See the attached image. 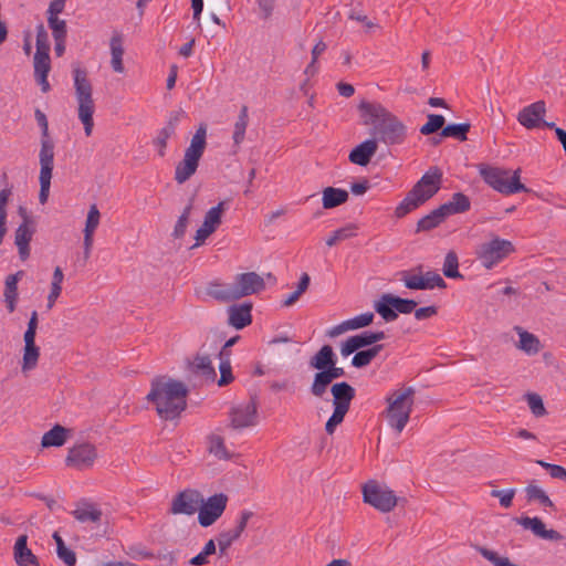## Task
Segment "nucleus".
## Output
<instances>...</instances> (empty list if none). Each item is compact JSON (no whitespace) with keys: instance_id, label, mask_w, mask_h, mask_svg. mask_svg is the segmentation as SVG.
Returning a JSON list of instances; mask_svg holds the SVG:
<instances>
[{"instance_id":"f257e3e1","label":"nucleus","mask_w":566,"mask_h":566,"mask_svg":"<svg viewBox=\"0 0 566 566\" xmlns=\"http://www.w3.org/2000/svg\"><path fill=\"white\" fill-rule=\"evenodd\" d=\"M187 395L188 388L184 382L158 376L151 380L146 399L154 405L161 419L174 420L186 409Z\"/></svg>"},{"instance_id":"393cba45","label":"nucleus","mask_w":566,"mask_h":566,"mask_svg":"<svg viewBox=\"0 0 566 566\" xmlns=\"http://www.w3.org/2000/svg\"><path fill=\"white\" fill-rule=\"evenodd\" d=\"M34 224L21 223L14 233V243L18 247L19 256L22 261L30 255V242L34 234Z\"/></svg>"},{"instance_id":"aec40b11","label":"nucleus","mask_w":566,"mask_h":566,"mask_svg":"<svg viewBox=\"0 0 566 566\" xmlns=\"http://www.w3.org/2000/svg\"><path fill=\"white\" fill-rule=\"evenodd\" d=\"M516 522L525 530H531L536 536L549 539V541H562L563 535L555 530H546L544 522L538 517H521Z\"/></svg>"},{"instance_id":"0e129e2a","label":"nucleus","mask_w":566,"mask_h":566,"mask_svg":"<svg viewBox=\"0 0 566 566\" xmlns=\"http://www.w3.org/2000/svg\"><path fill=\"white\" fill-rule=\"evenodd\" d=\"M259 11H260V18L262 20H269L275 9L276 0H255Z\"/></svg>"},{"instance_id":"4d7b16f0","label":"nucleus","mask_w":566,"mask_h":566,"mask_svg":"<svg viewBox=\"0 0 566 566\" xmlns=\"http://www.w3.org/2000/svg\"><path fill=\"white\" fill-rule=\"evenodd\" d=\"M48 23L52 30L54 40H59L66 36V22L56 17H48Z\"/></svg>"},{"instance_id":"13d9d810","label":"nucleus","mask_w":566,"mask_h":566,"mask_svg":"<svg viewBox=\"0 0 566 566\" xmlns=\"http://www.w3.org/2000/svg\"><path fill=\"white\" fill-rule=\"evenodd\" d=\"M526 400L532 413L535 417H542L546 413V409L543 403V399L537 394H527Z\"/></svg>"},{"instance_id":"864d4df0","label":"nucleus","mask_w":566,"mask_h":566,"mask_svg":"<svg viewBox=\"0 0 566 566\" xmlns=\"http://www.w3.org/2000/svg\"><path fill=\"white\" fill-rule=\"evenodd\" d=\"M217 551V547H216V542L213 539H209L203 549L198 554L196 555L195 557H192L190 559V564L191 565H195V566H201V565H205L208 563V557L212 554H214Z\"/></svg>"},{"instance_id":"bf43d9fd","label":"nucleus","mask_w":566,"mask_h":566,"mask_svg":"<svg viewBox=\"0 0 566 566\" xmlns=\"http://www.w3.org/2000/svg\"><path fill=\"white\" fill-rule=\"evenodd\" d=\"M423 276L424 290H432L434 287L444 289L447 286L444 280L440 274L433 271H428Z\"/></svg>"},{"instance_id":"69168bd1","label":"nucleus","mask_w":566,"mask_h":566,"mask_svg":"<svg viewBox=\"0 0 566 566\" xmlns=\"http://www.w3.org/2000/svg\"><path fill=\"white\" fill-rule=\"evenodd\" d=\"M36 52L49 53L50 44L48 40V32L40 25L36 32Z\"/></svg>"},{"instance_id":"c9c22d12","label":"nucleus","mask_w":566,"mask_h":566,"mask_svg":"<svg viewBox=\"0 0 566 566\" xmlns=\"http://www.w3.org/2000/svg\"><path fill=\"white\" fill-rule=\"evenodd\" d=\"M441 207H446L447 216L463 213L468 211L471 207V202L468 196L462 192H455L452 195L451 199L441 205Z\"/></svg>"},{"instance_id":"338daca9","label":"nucleus","mask_w":566,"mask_h":566,"mask_svg":"<svg viewBox=\"0 0 566 566\" xmlns=\"http://www.w3.org/2000/svg\"><path fill=\"white\" fill-rule=\"evenodd\" d=\"M219 370H220V379H219V386H226L230 384L233 380V376L231 373V363L230 361H220L219 364Z\"/></svg>"},{"instance_id":"f3484780","label":"nucleus","mask_w":566,"mask_h":566,"mask_svg":"<svg viewBox=\"0 0 566 566\" xmlns=\"http://www.w3.org/2000/svg\"><path fill=\"white\" fill-rule=\"evenodd\" d=\"M233 284L238 298L256 294L265 289L264 279L255 272L235 275Z\"/></svg>"},{"instance_id":"bb28decb","label":"nucleus","mask_w":566,"mask_h":566,"mask_svg":"<svg viewBox=\"0 0 566 566\" xmlns=\"http://www.w3.org/2000/svg\"><path fill=\"white\" fill-rule=\"evenodd\" d=\"M514 331L517 333L520 340L516 344V347L524 352L525 354L533 356L539 353L542 349V344L538 337L521 326H514Z\"/></svg>"},{"instance_id":"f8f14e48","label":"nucleus","mask_w":566,"mask_h":566,"mask_svg":"<svg viewBox=\"0 0 566 566\" xmlns=\"http://www.w3.org/2000/svg\"><path fill=\"white\" fill-rule=\"evenodd\" d=\"M228 496L223 493L214 494L207 500L202 496V504L198 512V522L202 527L214 524L226 511Z\"/></svg>"},{"instance_id":"58836bf2","label":"nucleus","mask_w":566,"mask_h":566,"mask_svg":"<svg viewBox=\"0 0 566 566\" xmlns=\"http://www.w3.org/2000/svg\"><path fill=\"white\" fill-rule=\"evenodd\" d=\"M382 348L384 345L376 344L366 350L357 352L352 359V365L356 368L368 366L371 360L382 350Z\"/></svg>"},{"instance_id":"b1692460","label":"nucleus","mask_w":566,"mask_h":566,"mask_svg":"<svg viewBox=\"0 0 566 566\" xmlns=\"http://www.w3.org/2000/svg\"><path fill=\"white\" fill-rule=\"evenodd\" d=\"M51 70L49 53L35 52L34 54V77L41 86V91L46 93L51 86L48 81V75Z\"/></svg>"},{"instance_id":"a211bd4d","label":"nucleus","mask_w":566,"mask_h":566,"mask_svg":"<svg viewBox=\"0 0 566 566\" xmlns=\"http://www.w3.org/2000/svg\"><path fill=\"white\" fill-rule=\"evenodd\" d=\"M546 114L544 101H537L525 106L518 112L517 122L526 129H533L541 126Z\"/></svg>"},{"instance_id":"ddd939ff","label":"nucleus","mask_w":566,"mask_h":566,"mask_svg":"<svg viewBox=\"0 0 566 566\" xmlns=\"http://www.w3.org/2000/svg\"><path fill=\"white\" fill-rule=\"evenodd\" d=\"M202 504V494L195 489H186L177 493L170 504L169 512L174 515H193Z\"/></svg>"},{"instance_id":"de8ad7c7","label":"nucleus","mask_w":566,"mask_h":566,"mask_svg":"<svg viewBox=\"0 0 566 566\" xmlns=\"http://www.w3.org/2000/svg\"><path fill=\"white\" fill-rule=\"evenodd\" d=\"M356 235V226L355 224H347L346 227L339 228L335 230L326 240V244L328 247H333L337 244L338 242L349 239L352 237Z\"/></svg>"},{"instance_id":"c85d7f7f","label":"nucleus","mask_w":566,"mask_h":566,"mask_svg":"<svg viewBox=\"0 0 566 566\" xmlns=\"http://www.w3.org/2000/svg\"><path fill=\"white\" fill-rule=\"evenodd\" d=\"M23 271H18L14 274L7 276L4 284V302L9 313L15 311L18 300V282L23 276Z\"/></svg>"},{"instance_id":"f704fd0d","label":"nucleus","mask_w":566,"mask_h":566,"mask_svg":"<svg viewBox=\"0 0 566 566\" xmlns=\"http://www.w3.org/2000/svg\"><path fill=\"white\" fill-rule=\"evenodd\" d=\"M191 370L202 376L206 380L213 381L217 376L209 356L197 355L191 364Z\"/></svg>"},{"instance_id":"39448f33","label":"nucleus","mask_w":566,"mask_h":566,"mask_svg":"<svg viewBox=\"0 0 566 566\" xmlns=\"http://www.w3.org/2000/svg\"><path fill=\"white\" fill-rule=\"evenodd\" d=\"M479 174L489 187L504 196L530 191V189L521 182L520 168L510 170L502 167L481 165L479 167Z\"/></svg>"},{"instance_id":"ea45409f","label":"nucleus","mask_w":566,"mask_h":566,"mask_svg":"<svg viewBox=\"0 0 566 566\" xmlns=\"http://www.w3.org/2000/svg\"><path fill=\"white\" fill-rule=\"evenodd\" d=\"M248 124H249V111H248V106L243 105L240 109L238 119L234 123L233 136H232L234 145L239 146L244 140Z\"/></svg>"},{"instance_id":"473e14b6","label":"nucleus","mask_w":566,"mask_h":566,"mask_svg":"<svg viewBox=\"0 0 566 566\" xmlns=\"http://www.w3.org/2000/svg\"><path fill=\"white\" fill-rule=\"evenodd\" d=\"M446 207H439L432 210L429 214L424 216L418 221L417 231H429L444 221L448 217Z\"/></svg>"},{"instance_id":"20e7f679","label":"nucleus","mask_w":566,"mask_h":566,"mask_svg":"<svg viewBox=\"0 0 566 566\" xmlns=\"http://www.w3.org/2000/svg\"><path fill=\"white\" fill-rule=\"evenodd\" d=\"M441 179V170L437 167L430 168L396 208L397 217L406 216L432 198L440 189Z\"/></svg>"},{"instance_id":"e433bc0d","label":"nucleus","mask_w":566,"mask_h":566,"mask_svg":"<svg viewBox=\"0 0 566 566\" xmlns=\"http://www.w3.org/2000/svg\"><path fill=\"white\" fill-rule=\"evenodd\" d=\"M74 517L82 523L101 521L102 512L94 504L83 503L73 511Z\"/></svg>"},{"instance_id":"0eeeda50","label":"nucleus","mask_w":566,"mask_h":566,"mask_svg":"<svg viewBox=\"0 0 566 566\" xmlns=\"http://www.w3.org/2000/svg\"><path fill=\"white\" fill-rule=\"evenodd\" d=\"M413 388L408 387L392 392V395L387 398V420L389 426L395 429L397 433H401L409 421L413 406Z\"/></svg>"},{"instance_id":"a19ab883","label":"nucleus","mask_w":566,"mask_h":566,"mask_svg":"<svg viewBox=\"0 0 566 566\" xmlns=\"http://www.w3.org/2000/svg\"><path fill=\"white\" fill-rule=\"evenodd\" d=\"M53 539L56 544V554L57 557L63 560L67 566H74L76 564V555L75 553L67 548L63 538L60 536L57 532L53 533Z\"/></svg>"},{"instance_id":"2eb2a0df","label":"nucleus","mask_w":566,"mask_h":566,"mask_svg":"<svg viewBox=\"0 0 566 566\" xmlns=\"http://www.w3.org/2000/svg\"><path fill=\"white\" fill-rule=\"evenodd\" d=\"M97 459V451L94 444L83 442L75 444L69 450L65 463L76 470H86L94 465Z\"/></svg>"},{"instance_id":"6e6d98bb","label":"nucleus","mask_w":566,"mask_h":566,"mask_svg":"<svg viewBox=\"0 0 566 566\" xmlns=\"http://www.w3.org/2000/svg\"><path fill=\"white\" fill-rule=\"evenodd\" d=\"M374 317V313L366 312L353 318L346 319V324L349 326L350 331H355L369 326L373 323Z\"/></svg>"},{"instance_id":"6e6552de","label":"nucleus","mask_w":566,"mask_h":566,"mask_svg":"<svg viewBox=\"0 0 566 566\" xmlns=\"http://www.w3.org/2000/svg\"><path fill=\"white\" fill-rule=\"evenodd\" d=\"M207 129L200 126L191 138L189 147L186 148L184 159L176 166L175 180L184 184L197 171L199 160L206 148Z\"/></svg>"},{"instance_id":"7c9ffc66","label":"nucleus","mask_w":566,"mask_h":566,"mask_svg":"<svg viewBox=\"0 0 566 566\" xmlns=\"http://www.w3.org/2000/svg\"><path fill=\"white\" fill-rule=\"evenodd\" d=\"M369 331L348 337L342 345L340 353L344 357L357 352L360 348L370 346Z\"/></svg>"},{"instance_id":"9b49d317","label":"nucleus","mask_w":566,"mask_h":566,"mask_svg":"<svg viewBox=\"0 0 566 566\" xmlns=\"http://www.w3.org/2000/svg\"><path fill=\"white\" fill-rule=\"evenodd\" d=\"M417 306L413 300L401 298L392 294H384L374 305L376 312L386 321L392 322L398 313L409 314Z\"/></svg>"},{"instance_id":"603ef678","label":"nucleus","mask_w":566,"mask_h":566,"mask_svg":"<svg viewBox=\"0 0 566 566\" xmlns=\"http://www.w3.org/2000/svg\"><path fill=\"white\" fill-rule=\"evenodd\" d=\"M400 280L403 282L405 286L410 290H424L423 276L422 274H415L408 271L400 272Z\"/></svg>"},{"instance_id":"a18cd8bd","label":"nucleus","mask_w":566,"mask_h":566,"mask_svg":"<svg viewBox=\"0 0 566 566\" xmlns=\"http://www.w3.org/2000/svg\"><path fill=\"white\" fill-rule=\"evenodd\" d=\"M101 220V213L96 205H92L88 209L85 228L83 230L84 238H93Z\"/></svg>"},{"instance_id":"423d86ee","label":"nucleus","mask_w":566,"mask_h":566,"mask_svg":"<svg viewBox=\"0 0 566 566\" xmlns=\"http://www.w3.org/2000/svg\"><path fill=\"white\" fill-rule=\"evenodd\" d=\"M75 97L78 104V118L84 125L86 136H91L94 120L95 103L93 99V87L87 77L86 70L76 66L73 69Z\"/></svg>"},{"instance_id":"9d476101","label":"nucleus","mask_w":566,"mask_h":566,"mask_svg":"<svg viewBox=\"0 0 566 566\" xmlns=\"http://www.w3.org/2000/svg\"><path fill=\"white\" fill-rule=\"evenodd\" d=\"M363 497L365 503L382 513L392 511L398 502L394 491L376 481H369L363 486Z\"/></svg>"},{"instance_id":"72a5a7b5","label":"nucleus","mask_w":566,"mask_h":566,"mask_svg":"<svg viewBox=\"0 0 566 566\" xmlns=\"http://www.w3.org/2000/svg\"><path fill=\"white\" fill-rule=\"evenodd\" d=\"M69 430L60 424H55L51 430L42 437L41 444L43 448L61 447L65 443Z\"/></svg>"},{"instance_id":"49530a36","label":"nucleus","mask_w":566,"mask_h":566,"mask_svg":"<svg viewBox=\"0 0 566 566\" xmlns=\"http://www.w3.org/2000/svg\"><path fill=\"white\" fill-rule=\"evenodd\" d=\"M192 210V201H190L184 209L182 213L179 216L172 237L176 239H180L185 235L187 227L189 224V219Z\"/></svg>"},{"instance_id":"5fc2aeb1","label":"nucleus","mask_w":566,"mask_h":566,"mask_svg":"<svg viewBox=\"0 0 566 566\" xmlns=\"http://www.w3.org/2000/svg\"><path fill=\"white\" fill-rule=\"evenodd\" d=\"M209 451L219 459H228L229 454L222 437L212 434L209 439Z\"/></svg>"},{"instance_id":"09e8293b","label":"nucleus","mask_w":566,"mask_h":566,"mask_svg":"<svg viewBox=\"0 0 566 566\" xmlns=\"http://www.w3.org/2000/svg\"><path fill=\"white\" fill-rule=\"evenodd\" d=\"M40 356V349L36 345L24 346L22 370L28 371L33 369Z\"/></svg>"},{"instance_id":"c03bdc74","label":"nucleus","mask_w":566,"mask_h":566,"mask_svg":"<svg viewBox=\"0 0 566 566\" xmlns=\"http://www.w3.org/2000/svg\"><path fill=\"white\" fill-rule=\"evenodd\" d=\"M525 493H526V499L528 502L537 501L543 506H549V507L554 506L553 502L551 501L548 495L545 493V491L542 490L536 484H533V483L528 484L525 488Z\"/></svg>"},{"instance_id":"412c9836","label":"nucleus","mask_w":566,"mask_h":566,"mask_svg":"<svg viewBox=\"0 0 566 566\" xmlns=\"http://www.w3.org/2000/svg\"><path fill=\"white\" fill-rule=\"evenodd\" d=\"M252 303L232 305L228 308V323L237 329H242L252 322Z\"/></svg>"},{"instance_id":"f03ea898","label":"nucleus","mask_w":566,"mask_h":566,"mask_svg":"<svg viewBox=\"0 0 566 566\" xmlns=\"http://www.w3.org/2000/svg\"><path fill=\"white\" fill-rule=\"evenodd\" d=\"M364 125L373 126V139L386 145H400L406 140L407 127L379 103L363 101L358 105Z\"/></svg>"},{"instance_id":"4468645a","label":"nucleus","mask_w":566,"mask_h":566,"mask_svg":"<svg viewBox=\"0 0 566 566\" xmlns=\"http://www.w3.org/2000/svg\"><path fill=\"white\" fill-rule=\"evenodd\" d=\"M230 424L233 429L240 430L258 424V405L254 399L239 403L229 412Z\"/></svg>"},{"instance_id":"c756f323","label":"nucleus","mask_w":566,"mask_h":566,"mask_svg":"<svg viewBox=\"0 0 566 566\" xmlns=\"http://www.w3.org/2000/svg\"><path fill=\"white\" fill-rule=\"evenodd\" d=\"M336 364V356L329 345H324L310 360V366L319 371L326 370Z\"/></svg>"},{"instance_id":"3c124183","label":"nucleus","mask_w":566,"mask_h":566,"mask_svg":"<svg viewBox=\"0 0 566 566\" xmlns=\"http://www.w3.org/2000/svg\"><path fill=\"white\" fill-rule=\"evenodd\" d=\"M240 537L239 534L235 533V531L232 528V530H228V531H223L221 532L218 537H217V542H218V548H219V553L220 555H224L227 553V551L229 549V547Z\"/></svg>"},{"instance_id":"774afa93","label":"nucleus","mask_w":566,"mask_h":566,"mask_svg":"<svg viewBox=\"0 0 566 566\" xmlns=\"http://www.w3.org/2000/svg\"><path fill=\"white\" fill-rule=\"evenodd\" d=\"M252 516H253V512H251V511L244 510V511L240 512L238 520H237V525L233 528L237 534H239L241 536V534L244 532V530L247 527L249 520Z\"/></svg>"},{"instance_id":"4be33fe9","label":"nucleus","mask_w":566,"mask_h":566,"mask_svg":"<svg viewBox=\"0 0 566 566\" xmlns=\"http://www.w3.org/2000/svg\"><path fill=\"white\" fill-rule=\"evenodd\" d=\"M377 149V139H366L357 145L354 149H352L348 159L355 165L367 166L370 163L373 156L376 154Z\"/></svg>"},{"instance_id":"79ce46f5","label":"nucleus","mask_w":566,"mask_h":566,"mask_svg":"<svg viewBox=\"0 0 566 566\" xmlns=\"http://www.w3.org/2000/svg\"><path fill=\"white\" fill-rule=\"evenodd\" d=\"M470 128L471 125L469 123L450 124L442 128L441 136L452 137L460 142H464L468 139L467 134L469 133Z\"/></svg>"},{"instance_id":"dca6fc26","label":"nucleus","mask_w":566,"mask_h":566,"mask_svg":"<svg viewBox=\"0 0 566 566\" xmlns=\"http://www.w3.org/2000/svg\"><path fill=\"white\" fill-rule=\"evenodd\" d=\"M226 209L227 203L224 201H220L217 206L210 208L206 212L201 227L196 231L195 247L202 244L219 228Z\"/></svg>"},{"instance_id":"a878e982","label":"nucleus","mask_w":566,"mask_h":566,"mask_svg":"<svg viewBox=\"0 0 566 566\" xmlns=\"http://www.w3.org/2000/svg\"><path fill=\"white\" fill-rule=\"evenodd\" d=\"M207 294L222 303L239 300L233 283L211 282L207 286Z\"/></svg>"},{"instance_id":"1a4fd4ad","label":"nucleus","mask_w":566,"mask_h":566,"mask_svg":"<svg viewBox=\"0 0 566 566\" xmlns=\"http://www.w3.org/2000/svg\"><path fill=\"white\" fill-rule=\"evenodd\" d=\"M513 251L511 241L495 237L478 247L476 258L484 268L492 269Z\"/></svg>"},{"instance_id":"e2e57ef3","label":"nucleus","mask_w":566,"mask_h":566,"mask_svg":"<svg viewBox=\"0 0 566 566\" xmlns=\"http://www.w3.org/2000/svg\"><path fill=\"white\" fill-rule=\"evenodd\" d=\"M174 134L170 133L169 130H166L164 128H161L156 138L154 139L153 144L154 146L157 148L158 150V155L160 157H164L165 156V149L167 147V142L168 139L172 136Z\"/></svg>"},{"instance_id":"cd10ccee","label":"nucleus","mask_w":566,"mask_h":566,"mask_svg":"<svg viewBox=\"0 0 566 566\" xmlns=\"http://www.w3.org/2000/svg\"><path fill=\"white\" fill-rule=\"evenodd\" d=\"M28 536L27 535H20L17 538V542L14 544V558L19 566H29V565H35L38 564L36 556L32 553V551L27 545Z\"/></svg>"},{"instance_id":"7ed1b4c3","label":"nucleus","mask_w":566,"mask_h":566,"mask_svg":"<svg viewBox=\"0 0 566 566\" xmlns=\"http://www.w3.org/2000/svg\"><path fill=\"white\" fill-rule=\"evenodd\" d=\"M34 116L38 125L41 127L42 133L41 149L39 154V201L40 203L44 205L46 203L50 195L52 170L54 165V143L49 137V123L45 114L40 109H35Z\"/></svg>"},{"instance_id":"8fccbe9b","label":"nucleus","mask_w":566,"mask_h":566,"mask_svg":"<svg viewBox=\"0 0 566 566\" xmlns=\"http://www.w3.org/2000/svg\"><path fill=\"white\" fill-rule=\"evenodd\" d=\"M444 122L446 119L442 115L429 114L428 122L420 127V133L426 136L431 135L438 132L439 129L444 128Z\"/></svg>"},{"instance_id":"6ab92c4d","label":"nucleus","mask_w":566,"mask_h":566,"mask_svg":"<svg viewBox=\"0 0 566 566\" xmlns=\"http://www.w3.org/2000/svg\"><path fill=\"white\" fill-rule=\"evenodd\" d=\"M345 375V370L342 367H337L336 364L329 366L326 370L318 371L314 376L313 384L311 386V392L317 398H322L326 392L328 386L334 379L340 378Z\"/></svg>"},{"instance_id":"4c0bfd02","label":"nucleus","mask_w":566,"mask_h":566,"mask_svg":"<svg viewBox=\"0 0 566 566\" xmlns=\"http://www.w3.org/2000/svg\"><path fill=\"white\" fill-rule=\"evenodd\" d=\"M111 54L112 60L111 64L115 72L123 73L124 72V64H123V55H124V48H123V39L120 35L116 34L113 35L111 39Z\"/></svg>"},{"instance_id":"052dcab7","label":"nucleus","mask_w":566,"mask_h":566,"mask_svg":"<svg viewBox=\"0 0 566 566\" xmlns=\"http://www.w3.org/2000/svg\"><path fill=\"white\" fill-rule=\"evenodd\" d=\"M347 411L334 408L332 416L325 423V430L328 434H333L338 424L344 421Z\"/></svg>"},{"instance_id":"37998d69","label":"nucleus","mask_w":566,"mask_h":566,"mask_svg":"<svg viewBox=\"0 0 566 566\" xmlns=\"http://www.w3.org/2000/svg\"><path fill=\"white\" fill-rule=\"evenodd\" d=\"M442 272L448 279H462L459 272V260L454 251H449L444 258Z\"/></svg>"},{"instance_id":"2f4dec72","label":"nucleus","mask_w":566,"mask_h":566,"mask_svg":"<svg viewBox=\"0 0 566 566\" xmlns=\"http://www.w3.org/2000/svg\"><path fill=\"white\" fill-rule=\"evenodd\" d=\"M348 200V192L345 189L327 187L323 190L324 209H333L345 203Z\"/></svg>"},{"instance_id":"680f3d73","label":"nucleus","mask_w":566,"mask_h":566,"mask_svg":"<svg viewBox=\"0 0 566 566\" xmlns=\"http://www.w3.org/2000/svg\"><path fill=\"white\" fill-rule=\"evenodd\" d=\"M514 495V489L491 491V496L499 499L501 506L505 509H509L512 505Z\"/></svg>"},{"instance_id":"5701e85b","label":"nucleus","mask_w":566,"mask_h":566,"mask_svg":"<svg viewBox=\"0 0 566 566\" xmlns=\"http://www.w3.org/2000/svg\"><path fill=\"white\" fill-rule=\"evenodd\" d=\"M333 406L344 411L349 410L350 402L355 398V389L348 382H336L332 386Z\"/></svg>"}]
</instances>
